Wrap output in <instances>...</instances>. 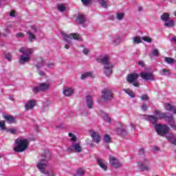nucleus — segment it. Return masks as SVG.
<instances>
[{"instance_id": "39", "label": "nucleus", "mask_w": 176, "mask_h": 176, "mask_svg": "<svg viewBox=\"0 0 176 176\" xmlns=\"http://www.w3.org/2000/svg\"><path fill=\"white\" fill-rule=\"evenodd\" d=\"M165 61L166 63H167L168 64H173L174 63L175 61L174 60V58H170V57H166L165 58Z\"/></svg>"}, {"instance_id": "9", "label": "nucleus", "mask_w": 176, "mask_h": 176, "mask_svg": "<svg viewBox=\"0 0 176 176\" xmlns=\"http://www.w3.org/2000/svg\"><path fill=\"white\" fill-rule=\"evenodd\" d=\"M49 87H50L49 82H43L39 86L34 87L33 92L36 94L41 91H46V90H49Z\"/></svg>"}, {"instance_id": "28", "label": "nucleus", "mask_w": 176, "mask_h": 176, "mask_svg": "<svg viewBox=\"0 0 176 176\" xmlns=\"http://www.w3.org/2000/svg\"><path fill=\"white\" fill-rule=\"evenodd\" d=\"M122 43V38L119 36H115L114 40L113 41V45H120Z\"/></svg>"}, {"instance_id": "62", "label": "nucleus", "mask_w": 176, "mask_h": 176, "mask_svg": "<svg viewBox=\"0 0 176 176\" xmlns=\"http://www.w3.org/2000/svg\"><path fill=\"white\" fill-rule=\"evenodd\" d=\"M173 116L169 117V122H173Z\"/></svg>"}, {"instance_id": "42", "label": "nucleus", "mask_w": 176, "mask_h": 176, "mask_svg": "<svg viewBox=\"0 0 176 176\" xmlns=\"http://www.w3.org/2000/svg\"><path fill=\"white\" fill-rule=\"evenodd\" d=\"M82 53L85 56H88L89 53H90V50H89V48L84 47L82 49Z\"/></svg>"}, {"instance_id": "53", "label": "nucleus", "mask_w": 176, "mask_h": 176, "mask_svg": "<svg viewBox=\"0 0 176 176\" xmlns=\"http://www.w3.org/2000/svg\"><path fill=\"white\" fill-rule=\"evenodd\" d=\"M46 176H54V173L53 171L48 172V175H45Z\"/></svg>"}, {"instance_id": "34", "label": "nucleus", "mask_w": 176, "mask_h": 176, "mask_svg": "<svg viewBox=\"0 0 176 176\" xmlns=\"http://www.w3.org/2000/svg\"><path fill=\"white\" fill-rule=\"evenodd\" d=\"M124 91L128 94L129 96H130V97L134 98V93L133 92V91L131 89H124Z\"/></svg>"}, {"instance_id": "26", "label": "nucleus", "mask_w": 176, "mask_h": 176, "mask_svg": "<svg viewBox=\"0 0 176 176\" xmlns=\"http://www.w3.org/2000/svg\"><path fill=\"white\" fill-rule=\"evenodd\" d=\"M148 120L152 123V124H156L157 120H159L157 117L153 116H148Z\"/></svg>"}, {"instance_id": "48", "label": "nucleus", "mask_w": 176, "mask_h": 176, "mask_svg": "<svg viewBox=\"0 0 176 176\" xmlns=\"http://www.w3.org/2000/svg\"><path fill=\"white\" fill-rule=\"evenodd\" d=\"M6 60H8V61H10L12 60V54H6Z\"/></svg>"}, {"instance_id": "60", "label": "nucleus", "mask_w": 176, "mask_h": 176, "mask_svg": "<svg viewBox=\"0 0 176 176\" xmlns=\"http://www.w3.org/2000/svg\"><path fill=\"white\" fill-rule=\"evenodd\" d=\"M172 41H173V42H174V43L176 44V37H173V38H172Z\"/></svg>"}, {"instance_id": "49", "label": "nucleus", "mask_w": 176, "mask_h": 176, "mask_svg": "<svg viewBox=\"0 0 176 176\" xmlns=\"http://www.w3.org/2000/svg\"><path fill=\"white\" fill-rule=\"evenodd\" d=\"M17 38H24V34L22 32H19L16 34Z\"/></svg>"}, {"instance_id": "59", "label": "nucleus", "mask_w": 176, "mask_h": 176, "mask_svg": "<svg viewBox=\"0 0 176 176\" xmlns=\"http://www.w3.org/2000/svg\"><path fill=\"white\" fill-rule=\"evenodd\" d=\"M139 153L140 155H142V153H144V148H140Z\"/></svg>"}, {"instance_id": "24", "label": "nucleus", "mask_w": 176, "mask_h": 176, "mask_svg": "<svg viewBox=\"0 0 176 176\" xmlns=\"http://www.w3.org/2000/svg\"><path fill=\"white\" fill-rule=\"evenodd\" d=\"M76 21L79 23V24H83V23L86 21V18L85 17V15L78 14V16H77Z\"/></svg>"}, {"instance_id": "11", "label": "nucleus", "mask_w": 176, "mask_h": 176, "mask_svg": "<svg viewBox=\"0 0 176 176\" xmlns=\"http://www.w3.org/2000/svg\"><path fill=\"white\" fill-rule=\"evenodd\" d=\"M109 163L112 167H114V168H120V167L123 166V164L119 162V160L113 156L109 157Z\"/></svg>"}, {"instance_id": "2", "label": "nucleus", "mask_w": 176, "mask_h": 176, "mask_svg": "<svg viewBox=\"0 0 176 176\" xmlns=\"http://www.w3.org/2000/svg\"><path fill=\"white\" fill-rule=\"evenodd\" d=\"M96 61H98V63H100V64H103L104 65L103 71L106 76H111L112 75V71L113 69V64L111 63V59L109 58V56L104 55L103 56H99L96 58Z\"/></svg>"}, {"instance_id": "57", "label": "nucleus", "mask_w": 176, "mask_h": 176, "mask_svg": "<svg viewBox=\"0 0 176 176\" xmlns=\"http://www.w3.org/2000/svg\"><path fill=\"white\" fill-rule=\"evenodd\" d=\"M10 26H8L6 28V32H10Z\"/></svg>"}, {"instance_id": "64", "label": "nucleus", "mask_w": 176, "mask_h": 176, "mask_svg": "<svg viewBox=\"0 0 176 176\" xmlns=\"http://www.w3.org/2000/svg\"><path fill=\"white\" fill-rule=\"evenodd\" d=\"M154 151H159V147H155Z\"/></svg>"}, {"instance_id": "12", "label": "nucleus", "mask_w": 176, "mask_h": 176, "mask_svg": "<svg viewBox=\"0 0 176 176\" xmlns=\"http://www.w3.org/2000/svg\"><path fill=\"white\" fill-rule=\"evenodd\" d=\"M140 75L144 80H155V77L152 73L142 72Z\"/></svg>"}, {"instance_id": "7", "label": "nucleus", "mask_w": 176, "mask_h": 176, "mask_svg": "<svg viewBox=\"0 0 176 176\" xmlns=\"http://www.w3.org/2000/svg\"><path fill=\"white\" fill-rule=\"evenodd\" d=\"M37 32L38 28L36 26H31L30 29L26 31V34L30 42H34V41H36V36H35V34H36Z\"/></svg>"}, {"instance_id": "18", "label": "nucleus", "mask_w": 176, "mask_h": 176, "mask_svg": "<svg viewBox=\"0 0 176 176\" xmlns=\"http://www.w3.org/2000/svg\"><path fill=\"white\" fill-rule=\"evenodd\" d=\"M164 108L166 111H170V112H173L176 115V107L170 104L169 103L164 104Z\"/></svg>"}, {"instance_id": "35", "label": "nucleus", "mask_w": 176, "mask_h": 176, "mask_svg": "<svg viewBox=\"0 0 176 176\" xmlns=\"http://www.w3.org/2000/svg\"><path fill=\"white\" fill-rule=\"evenodd\" d=\"M57 8L59 12H64L66 9L65 4H59Z\"/></svg>"}, {"instance_id": "20", "label": "nucleus", "mask_w": 176, "mask_h": 176, "mask_svg": "<svg viewBox=\"0 0 176 176\" xmlns=\"http://www.w3.org/2000/svg\"><path fill=\"white\" fill-rule=\"evenodd\" d=\"M94 104V102L93 101V98L90 96H87V107L91 109L93 108V105Z\"/></svg>"}, {"instance_id": "36", "label": "nucleus", "mask_w": 176, "mask_h": 176, "mask_svg": "<svg viewBox=\"0 0 176 176\" xmlns=\"http://www.w3.org/2000/svg\"><path fill=\"white\" fill-rule=\"evenodd\" d=\"M142 41H144V42H147V43H152L153 40L151 38V37L146 36H143L142 38Z\"/></svg>"}, {"instance_id": "29", "label": "nucleus", "mask_w": 176, "mask_h": 176, "mask_svg": "<svg viewBox=\"0 0 176 176\" xmlns=\"http://www.w3.org/2000/svg\"><path fill=\"white\" fill-rule=\"evenodd\" d=\"M3 118L8 123H14V118L12 117L11 116H4Z\"/></svg>"}, {"instance_id": "37", "label": "nucleus", "mask_w": 176, "mask_h": 176, "mask_svg": "<svg viewBox=\"0 0 176 176\" xmlns=\"http://www.w3.org/2000/svg\"><path fill=\"white\" fill-rule=\"evenodd\" d=\"M77 175L83 176L85 175V169L80 168L76 171Z\"/></svg>"}, {"instance_id": "3", "label": "nucleus", "mask_w": 176, "mask_h": 176, "mask_svg": "<svg viewBox=\"0 0 176 176\" xmlns=\"http://www.w3.org/2000/svg\"><path fill=\"white\" fill-rule=\"evenodd\" d=\"M19 52L21 54L20 55L19 63L21 65H24V64L31 61V54L34 53V49L23 47L19 49Z\"/></svg>"}, {"instance_id": "52", "label": "nucleus", "mask_w": 176, "mask_h": 176, "mask_svg": "<svg viewBox=\"0 0 176 176\" xmlns=\"http://www.w3.org/2000/svg\"><path fill=\"white\" fill-rule=\"evenodd\" d=\"M142 111H146V109H148V106H146V104H143L142 106Z\"/></svg>"}, {"instance_id": "16", "label": "nucleus", "mask_w": 176, "mask_h": 176, "mask_svg": "<svg viewBox=\"0 0 176 176\" xmlns=\"http://www.w3.org/2000/svg\"><path fill=\"white\" fill-rule=\"evenodd\" d=\"M36 105V101L35 100H28V102L25 104V109L30 111V109H34V107Z\"/></svg>"}, {"instance_id": "25", "label": "nucleus", "mask_w": 176, "mask_h": 176, "mask_svg": "<svg viewBox=\"0 0 176 176\" xmlns=\"http://www.w3.org/2000/svg\"><path fill=\"white\" fill-rule=\"evenodd\" d=\"M44 65H45V59H43V58H40L38 60V63L36 67L37 69H39V68H42V67H43Z\"/></svg>"}, {"instance_id": "51", "label": "nucleus", "mask_w": 176, "mask_h": 176, "mask_svg": "<svg viewBox=\"0 0 176 176\" xmlns=\"http://www.w3.org/2000/svg\"><path fill=\"white\" fill-rule=\"evenodd\" d=\"M170 127H172V129H173L174 130H176V124L174 122H172L170 124Z\"/></svg>"}, {"instance_id": "32", "label": "nucleus", "mask_w": 176, "mask_h": 176, "mask_svg": "<svg viewBox=\"0 0 176 176\" xmlns=\"http://www.w3.org/2000/svg\"><path fill=\"white\" fill-rule=\"evenodd\" d=\"M161 75H163L164 76H170V70L167 69H163L160 72Z\"/></svg>"}, {"instance_id": "4", "label": "nucleus", "mask_w": 176, "mask_h": 176, "mask_svg": "<svg viewBox=\"0 0 176 176\" xmlns=\"http://www.w3.org/2000/svg\"><path fill=\"white\" fill-rule=\"evenodd\" d=\"M16 146L14 147V152H24L28 148L30 142L24 138H19L15 140Z\"/></svg>"}, {"instance_id": "43", "label": "nucleus", "mask_w": 176, "mask_h": 176, "mask_svg": "<svg viewBox=\"0 0 176 176\" xmlns=\"http://www.w3.org/2000/svg\"><path fill=\"white\" fill-rule=\"evenodd\" d=\"M151 53L153 56H155V57H157V56H159V50L156 49L153 50Z\"/></svg>"}, {"instance_id": "41", "label": "nucleus", "mask_w": 176, "mask_h": 176, "mask_svg": "<svg viewBox=\"0 0 176 176\" xmlns=\"http://www.w3.org/2000/svg\"><path fill=\"white\" fill-rule=\"evenodd\" d=\"M99 3H100V5H101V6H102V8H107V6H108L107 5V1H105L104 0H100Z\"/></svg>"}, {"instance_id": "58", "label": "nucleus", "mask_w": 176, "mask_h": 176, "mask_svg": "<svg viewBox=\"0 0 176 176\" xmlns=\"http://www.w3.org/2000/svg\"><path fill=\"white\" fill-rule=\"evenodd\" d=\"M138 64L141 66V67H144V63L142 62V60H140L138 62Z\"/></svg>"}, {"instance_id": "55", "label": "nucleus", "mask_w": 176, "mask_h": 176, "mask_svg": "<svg viewBox=\"0 0 176 176\" xmlns=\"http://www.w3.org/2000/svg\"><path fill=\"white\" fill-rule=\"evenodd\" d=\"M10 16H12V17H14L15 16H16V12H14V11H11L10 12Z\"/></svg>"}, {"instance_id": "23", "label": "nucleus", "mask_w": 176, "mask_h": 176, "mask_svg": "<svg viewBox=\"0 0 176 176\" xmlns=\"http://www.w3.org/2000/svg\"><path fill=\"white\" fill-rule=\"evenodd\" d=\"M164 25V27H167L168 28H171L172 27H174L175 25V23L174 22V20L170 19L166 21Z\"/></svg>"}, {"instance_id": "56", "label": "nucleus", "mask_w": 176, "mask_h": 176, "mask_svg": "<svg viewBox=\"0 0 176 176\" xmlns=\"http://www.w3.org/2000/svg\"><path fill=\"white\" fill-rule=\"evenodd\" d=\"M38 75H40V76H45V72H38Z\"/></svg>"}, {"instance_id": "38", "label": "nucleus", "mask_w": 176, "mask_h": 176, "mask_svg": "<svg viewBox=\"0 0 176 176\" xmlns=\"http://www.w3.org/2000/svg\"><path fill=\"white\" fill-rule=\"evenodd\" d=\"M103 141L106 144H109V142H111V137H109V135H105L104 137Z\"/></svg>"}, {"instance_id": "46", "label": "nucleus", "mask_w": 176, "mask_h": 176, "mask_svg": "<svg viewBox=\"0 0 176 176\" xmlns=\"http://www.w3.org/2000/svg\"><path fill=\"white\" fill-rule=\"evenodd\" d=\"M141 100H142V101H148L149 97L147 95H143L141 96Z\"/></svg>"}, {"instance_id": "40", "label": "nucleus", "mask_w": 176, "mask_h": 176, "mask_svg": "<svg viewBox=\"0 0 176 176\" xmlns=\"http://www.w3.org/2000/svg\"><path fill=\"white\" fill-rule=\"evenodd\" d=\"M69 137H70V140L72 141L73 142H76V136H75V135H74L72 133H69Z\"/></svg>"}, {"instance_id": "63", "label": "nucleus", "mask_w": 176, "mask_h": 176, "mask_svg": "<svg viewBox=\"0 0 176 176\" xmlns=\"http://www.w3.org/2000/svg\"><path fill=\"white\" fill-rule=\"evenodd\" d=\"M138 10H139V12H141V10H142V7H139Z\"/></svg>"}, {"instance_id": "19", "label": "nucleus", "mask_w": 176, "mask_h": 176, "mask_svg": "<svg viewBox=\"0 0 176 176\" xmlns=\"http://www.w3.org/2000/svg\"><path fill=\"white\" fill-rule=\"evenodd\" d=\"M63 94L66 97H69V96H72L74 94V89L72 88H65L63 89Z\"/></svg>"}, {"instance_id": "5", "label": "nucleus", "mask_w": 176, "mask_h": 176, "mask_svg": "<svg viewBox=\"0 0 176 176\" xmlns=\"http://www.w3.org/2000/svg\"><path fill=\"white\" fill-rule=\"evenodd\" d=\"M60 34L62 36H63L64 41L66 42V44L65 45V49H69V47L72 45L71 41H72V39H75L76 41L81 40L80 35L78 34L73 33V34H71L70 35H67L64 32H60Z\"/></svg>"}, {"instance_id": "15", "label": "nucleus", "mask_w": 176, "mask_h": 176, "mask_svg": "<svg viewBox=\"0 0 176 176\" xmlns=\"http://www.w3.org/2000/svg\"><path fill=\"white\" fill-rule=\"evenodd\" d=\"M102 97L104 100H112V91L109 89H104L102 91Z\"/></svg>"}, {"instance_id": "22", "label": "nucleus", "mask_w": 176, "mask_h": 176, "mask_svg": "<svg viewBox=\"0 0 176 176\" xmlns=\"http://www.w3.org/2000/svg\"><path fill=\"white\" fill-rule=\"evenodd\" d=\"M116 131L117 134L122 135L123 137H124V135H127V131H126V129L123 128H118L116 130Z\"/></svg>"}, {"instance_id": "6", "label": "nucleus", "mask_w": 176, "mask_h": 176, "mask_svg": "<svg viewBox=\"0 0 176 176\" xmlns=\"http://www.w3.org/2000/svg\"><path fill=\"white\" fill-rule=\"evenodd\" d=\"M155 131L158 135L164 136L170 131V127L167 125L156 124L155 126Z\"/></svg>"}, {"instance_id": "31", "label": "nucleus", "mask_w": 176, "mask_h": 176, "mask_svg": "<svg viewBox=\"0 0 176 176\" xmlns=\"http://www.w3.org/2000/svg\"><path fill=\"white\" fill-rule=\"evenodd\" d=\"M142 43V38L140 36H135L133 38V43Z\"/></svg>"}, {"instance_id": "10", "label": "nucleus", "mask_w": 176, "mask_h": 176, "mask_svg": "<svg viewBox=\"0 0 176 176\" xmlns=\"http://www.w3.org/2000/svg\"><path fill=\"white\" fill-rule=\"evenodd\" d=\"M138 167L141 171H148V170L151 169V166L149 165V161H148V160H144L142 162H138Z\"/></svg>"}, {"instance_id": "54", "label": "nucleus", "mask_w": 176, "mask_h": 176, "mask_svg": "<svg viewBox=\"0 0 176 176\" xmlns=\"http://www.w3.org/2000/svg\"><path fill=\"white\" fill-rule=\"evenodd\" d=\"M47 67L48 68H54V63H49Z\"/></svg>"}, {"instance_id": "50", "label": "nucleus", "mask_w": 176, "mask_h": 176, "mask_svg": "<svg viewBox=\"0 0 176 176\" xmlns=\"http://www.w3.org/2000/svg\"><path fill=\"white\" fill-rule=\"evenodd\" d=\"M104 120L106 122H107V123H111V122L112 121V120L111 119V118L106 116V118H104Z\"/></svg>"}, {"instance_id": "21", "label": "nucleus", "mask_w": 176, "mask_h": 176, "mask_svg": "<svg viewBox=\"0 0 176 176\" xmlns=\"http://www.w3.org/2000/svg\"><path fill=\"white\" fill-rule=\"evenodd\" d=\"M98 164L100 166V168H102V170H107L108 169V166H107V164L104 160L101 159H98Z\"/></svg>"}, {"instance_id": "44", "label": "nucleus", "mask_w": 176, "mask_h": 176, "mask_svg": "<svg viewBox=\"0 0 176 176\" xmlns=\"http://www.w3.org/2000/svg\"><path fill=\"white\" fill-rule=\"evenodd\" d=\"M0 129L1 130H5V121H0Z\"/></svg>"}, {"instance_id": "33", "label": "nucleus", "mask_w": 176, "mask_h": 176, "mask_svg": "<svg viewBox=\"0 0 176 176\" xmlns=\"http://www.w3.org/2000/svg\"><path fill=\"white\" fill-rule=\"evenodd\" d=\"M124 18V13L123 12H118L116 14L117 20L122 21V19Z\"/></svg>"}, {"instance_id": "14", "label": "nucleus", "mask_w": 176, "mask_h": 176, "mask_svg": "<svg viewBox=\"0 0 176 176\" xmlns=\"http://www.w3.org/2000/svg\"><path fill=\"white\" fill-rule=\"evenodd\" d=\"M90 134L93 142H96V144H99L100 141H101V135L96 131H92Z\"/></svg>"}, {"instance_id": "47", "label": "nucleus", "mask_w": 176, "mask_h": 176, "mask_svg": "<svg viewBox=\"0 0 176 176\" xmlns=\"http://www.w3.org/2000/svg\"><path fill=\"white\" fill-rule=\"evenodd\" d=\"M8 133H10V134H16V129H10L7 130Z\"/></svg>"}, {"instance_id": "45", "label": "nucleus", "mask_w": 176, "mask_h": 176, "mask_svg": "<svg viewBox=\"0 0 176 176\" xmlns=\"http://www.w3.org/2000/svg\"><path fill=\"white\" fill-rule=\"evenodd\" d=\"M83 5H90L91 3V0H81Z\"/></svg>"}, {"instance_id": "8", "label": "nucleus", "mask_w": 176, "mask_h": 176, "mask_svg": "<svg viewBox=\"0 0 176 176\" xmlns=\"http://www.w3.org/2000/svg\"><path fill=\"white\" fill-rule=\"evenodd\" d=\"M139 77H140V75H138V74L133 73L128 75L126 79L129 83H133V85L135 87H139L140 82H136L137 79H138Z\"/></svg>"}, {"instance_id": "1", "label": "nucleus", "mask_w": 176, "mask_h": 176, "mask_svg": "<svg viewBox=\"0 0 176 176\" xmlns=\"http://www.w3.org/2000/svg\"><path fill=\"white\" fill-rule=\"evenodd\" d=\"M52 157L49 151H46L43 155L42 159L39 160L36 163L38 170L44 175H49V172L46 170V168L49 166V160Z\"/></svg>"}, {"instance_id": "17", "label": "nucleus", "mask_w": 176, "mask_h": 176, "mask_svg": "<svg viewBox=\"0 0 176 176\" xmlns=\"http://www.w3.org/2000/svg\"><path fill=\"white\" fill-rule=\"evenodd\" d=\"M155 116L157 117V118L159 119H166L167 118V114L165 113H162V111L159 110H155L154 111Z\"/></svg>"}, {"instance_id": "30", "label": "nucleus", "mask_w": 176, "mask_h": 176, "mask_svg": "<svg viewBox=\"0 0 176 176\" xmlns=\"http://www.w3.org/2000/svg\"><path fill=\"white\" fill-rule=\"evenodd\" d=\"M87 78H93V73L91 72H87V73H85L83 74L82 76H81V79L83 80Z\"/></svg>"}, {"instance_id": "27", "label": "nucleus", "mask_w": 176, "mask_h": 176, "mask_svg": "<svg viewBox=\"0 0 176 176\" xmlns=\"http://www.w3.org/2000/svg\"><path fill=\"white\" fill-rule=\"evenodd\" d=\"M161 20L165 22L168 21V20H170V14L167 12H164V14H162V15L161 16Z\"/></svg>"}, {"instance_id": "13", "label": "nucleus", "mask_w": 176, "mask_h": 176, "mask_svg": "<svg viewBox=\"0 0 176 176\" xmlns=\"http://www.w3.org/2000/svg\"><path fill=\"white\" fill-rule=\"evenodd\" d=\"M71 151L75 152L76 153H80L83 149L82 148V146L80 143H73L71 146Z\"/></svg>"}, {"instance_id": "61", "label": "nucleus", "mask_w": 176, "mask_h": 176, "mask_svg": "<svg viewBox=\"0 0 176 176\" xmlns=\"http://www.w3.org/2000/svg\"><path fill=\"white\" fill-rule=\"evenodd\" d=\"M131 127H132L133 129V130H135V128L134 127V124H133L132 123L130 124Z\"/></svg>"}]
</instances>
